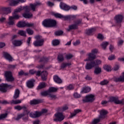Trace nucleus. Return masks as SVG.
<instances>
[{"mask_svg":"<svg viewBox=\"0 0 124 124\" xmlns=\"http://www.w3.org/2000/svg\"><path fill=\"white\" fill-rule=\"evenodd\" d=\"M26 23L25 21H19L17 24V26L18 28H24L26 27Z\"/></svg>","mask_w":124,"mask_h":124,"instance_id":"obj_28","label":"nucleus"},{"mask_svg":"<svg viewBox=\"0 0 124 124\" xmlns=\"http://www.w3.org/2000/svg\"><path fill=\"white\" fill-rule=\"evenodd\" d=\"M95 58H96L95 55H94L93 53H90L88 54V58L85 59L84 62H89V61H93V60H94Z\"/></svg>","mask_w":124,"mask_h":124,"instance_id":"obj_15","label":"nucleus"},{"mask_svg":"<svg viewBox=\"0 0 124 124\" xmlns=\"http://www.w3.org/2000/svg\"><path fill=\"white\" fill-rule=\"evenodd\" d=\"M12 19L14 20V19H16V20H18L20 18V16L18 14L14 12V14H13V16H11Z\"/></svg>","mask_w":124,"mask_h":124,"instance_id":"obj_38","label":"nucleus"},{"mask_svg":"<svg viewBox=\"0 0 124 124\" xmlns=\"http://www.w3.org/2000/svg\"><path fill=\"white\" fill-rule=\"evenodd\" d=\"M74 89V87L72 84H70L67 87V90L70 91L71 90H73Z\"/></svg>","mask_w":124,"mask_h":124,"instance_id":"obj_61","label":"nucleus"},{"mask_svg":"<svg viewBox=\"0 0 124 124\" xmlns=\"http://www.w3.org/2000/svg\"><path fill=\"white\" fill-rule=\"evenodd\" d=\"M10 13H11V8L3 7L1 8V14H2V15H4V14H5L6 15H7V14H9Z\"/></svg>","mask_w":124,"mask_h":124,"instance_id":"obj_9","label":"nucleus"},{"mask_svg":"<svg viewBox=\"0 0 124 124\" xmlns=\"http://www.w3.org/2000/svg\"><path fill=\"white\" fill-rule=\"evenodd\" d=\"M10 4L11 6H16L19 4V2L17 0H11Z\"/></svg>","mask_w":124,"mask_h":124,"instance_id":"obj_32","label":"nucleus"},{"mask_svg":"<svg viewBox=\"0 0 124 124\" xmlns=\"http://www.w3.org/2000/svg\"><path fill=\"white\" fill-rule=\"evenodd\" d=\"M8 25H9V26H14V25H15V23L14 22V19L12 18L11 16H9Z\"/></svg>","mask_w":124,"mask_h":124,"instance_id":"obj_31","label":"nucleus"},{"mask_svg":"<svg viewBox=\"0 0 124 124\" xmlns=\"http://www.w3.org/2000/svg\"><path fill=\"white\" fill-rule=\"evenodd\" d=\"M109 83V81H108L106 79H105L100 82V84L101 85V86H104L105 85H108V84Z\"/></svg>","mask_w":124,"mask_h":124,"instance_id":"obj_51","label":"nucleus"},{"mask_svg":"<svg viewBox=\"0 0 124 124\" xmlns=\"http://www.w3.org/2000/svg\"><path fill=\"white\" fill-rule=\"evenodd\" d=\"M54 117H55V118L53 119L54 122H62V121H63L64 119V116L62 115V113L60 112L55 113Z\"/></svg>","mask_w":124,"mask_h":124,"instance_id":"obj_4","label":"nucleus"},{"mask_svg":"<svg viewBox=\"0 0 124 124\" xmlns=\"http://www.w3.org/2000/svg\"><path fill=\"white\" fill-rule=\"evenodd\" d=\"M23 10V9H22V7H20L19 8H17L16 10H15V13H18V12H21Z\"/></svg>","mask_w":124,"mask_h":124,"instance_id":"obj_58","label":"nucleus"},{"mask_svg":"<svg viewBox=\"0 0 124 124\" xmlns=\"http://www.w3.org/2000/svg\"><path fill=\"white\" fill-rule=\"evenodd\" d=\"M104 69H105V70H106V71H111V66L108 65H105L104 66Z\"/></svg>","mask_w":124,"mask_h":124,"instance_id":"obj_49","label":"nucleus"},{"mask_svg":"<svg viewBox=\"0 0 124 124\" xmlns=\"http://www.w3.org/2000/svg\"><path fill=\"white\" fill-rule=\"evenodd\" d=\"M36 40L33 43L34 46L35 47H39L40 46H43L44 44V40L42 38V37L40 35H37L35 37Z\"/></svg>","mask_w":124,"mask_h":124,"instance_id":"obj_1","label":"nucleus"},{"mask_svg":"<svg viewBox=\"0 0 124 124\" xmlns=\"http://www.w3.org/2000/svg\"><path fill=\"white\" fill-rule=\"evenodd\" d=\"M4 56L5 59H6V60H8V61H9V62H12V60H13V58H12V57H11V55H10V54L6 52L4 54Z\"/></svg>","mask_w":124,"mask_h":124,"instance_id":"obj_24","label":"nucleus"},{"mask_svg":"<svg viewBox=\"0 0 124 124\" xmlns=\"http://www.w3.org/2000/svg\"><path fill=\"white\" fill-rule=\"evenodd\" d=\"M94 67V62L91 61L90 62H87L85 65V69L86 70H91V69H93Z\"/></svg>","mask_w":124,"mask_h":124,"instance_id":"obj_8","label":"nucleus"},{"mask_svg":"<svg viewBox=\"0 0 124 124\" xmlns=\"http://www.w3.org/2000/svg\"><path fill=\"white\" fill-rule=\"evenodd\" d=\"M34 82H35V80L33 79H31L28 80L26 83L27 87L29 89H32V88H33V87H34Z\"/></svg>","mask_w":124,"mask_h":124,"instance_id":"obj_10","label":"nucleus"},{"mask_svg":"<svg viewBox=\"0 0 124 124\" xmlns=\"http://www.w3.org/2000/svg\"><path fill=\"white\" fill-rule=\"evenodd\" d=\"M8 68H9V69H15L16 67V65L10 64L8 65Z\"/></svg>","mask_w":124,"mask_h":124,"instance_id":"obj_60","label":"nucleus"},{"mask_svg":"<svg viewBox=\"0 0 124 124\" xmlns=\"http://www.w3.org/2000/svg\"><path fill=\"white\" fill-rule=\"evenodd\" d=\"M116 56L115 55H110L108 57V59L109 61H112V60H115Z\"/></svg>","mask_w":124,"mask_h":124,"instance_id":"obj_63","label":"nucleus"},{"mask_svg":"<svg viewBox=\"0 0 124 124\" xmlns=\"http://www.w3.org/2000/svg\"><path fill=\"white\" fill-rule=\"evenodd\" d=\"M54 16H55V17H56V18H63V19H64V17L65 16H63L60 14H58V13L54 14Z\"/></svg>","mask_w":124,"mask_h":124,"instance_id":"obj_50","label":"nucleus"},{"mask_svg":"<svg viewBox=\"0 0 124 124\" xmlns=\"http://www.w3.org/2000/svg\"><path fill=\"white\" fill-rule=\"evenodd\" d=\"M24 9H25V13H29L31 10L29 6L24 7Z\"/></svg>","mask_w":124,"mask_h":124,"instance_id":"obj_56","label":"nucleus"},{"mask_svg":"<svg viewBox=\"0 0 124 124\" xmlns=\"http://www.w3.org/2000/svg\"><path fill=\"white\" fill-rule=\"evenodd\" d=\"M62 33H63V31H57L55 32V35H56L57 36L62 35Z\"/></svg>","mask_w":124,"mask_h":124,"instance_id":"obj_54","label":"nucleus"},{"mask_svg":"<svg viewBox=\"0 0 124 124\" xmlns=\"http://www.w3.org/2000/svg\"><path fill=\"white\" fill-rule=\"evenodd\" d=\"M26 31L29 35H32V34H33V31H32L31 29L28 28L26 30Z\"/></svg>","mask_w":124,"mask_h":124,"instance_id":"obj_52","label":"nucleus"},{"mask_svg":"<svg viewBox=\"0 0 124 124\" xmlns=\"http://www.w3.org/2000/svg\"><path fill=\"white\" fill-rule=\"evenodd\" d=\"M93 62L94 63V66H97V65H99V64H100V63H101V61L99 60L93 61Z\"/></svg>","mask_w":124,"mask_h":124,"instance_id":"obj_46","label":"nucleus"},{"mask_svg":"<svg viewBox=\"0 0 124 124\" xmlns=\"http://www.w3.org/2000/svg\"><path fill=\"white\" fill-rule=\"evenodd\" d=\"M8 114L7 113L1 114L0 115V121H1L2 120H4V119H6L7 118V115Z\"/></svg>","mask_w":124,"mask_h":124,"instance_id":"obj_41","label":"nucleus"},{"mask_svg":"<svg viewBox=\"0 0 124 124\" xmlns=\"http://www.w3.org/2000/svg\"><path fill=\"white\" fill-rule=\"evenodd\" d=\"M47 112L46 109H43L42 111H36L35 113L33 112H31L29 114L30 117L31 118H38L40 117V116H42V114L44 113H46Z\"/></svg>","mask_w":124,"mask_h":124,"instance_id":"obj_2","label":"nucleus"},{"mask_svg":"<svg viewBox=\"0 0 124 124\" xmlns=\"http://www.w3.org/2000/svg\"><path fill=\"white\" fill-rule=\"evenodd\" d=\"M5 77L7 82H13L15 80L14 78L12 76V73L10 71L6 72L5 73Z\"/></svg>","mask_w":124,"mask_h":124,"instance_id":"obj_6","label":"nucleus"},{"mask_svg":"<svg viewBox=\"0 0 124 124\" xmlns=\"http://www.w3.org/2000/svg\"><path fill=\"white\" fill-rule=\"evenodd\" d=\"M94 100V95L90 94L85 96V99L82 100L83 102H93Z\"/></svg>","mask_w":124,"mask_h":124,"instance_id":"obj_7","label":"nucleus"},{"mask_svg":"<svg viewBox=\"0 0 124 124\" xmlns=\"http://www.w3.org/2000/svg\"><path fill=\"white\" fill-rule=\"evenodd\" d=\"M22 102V100H12L10 102L11 105L19 104Z\"/></svg>","mask_w":124,"mask_h":124,"instance_id":"obj_23","label":"nucleus"},{"mask_svg":"<svg viewBox=\"0 0 124 124\" xmlns=\"http://www.w3.org/2000/svg\"><path fill=\"white\" fill-rule=\"evenodd\" d=\"M91 92V88L89 87H86L83 88L82 91H81V93H87Z\"/></svg>","mask_w":124,"mask_h":124,"instance_id":"obj_25","label":"nucleus"},{"mask_svg":"<svg viewBox=\"0 0 124 124\" xmlns=\"http://www.w3.org/2000/svg\"><path fill=\"white\" fill-rule=\"evenodd\" d=\"M39 5H41V3L39 2H36L33 4H30V7L32 11H35V8H36L37 6H39Z\"/></svg>","mask_w":124,"mask_h":124,"instance_id":"obj_16","label":"nucleus"},{"mask_svg":"<svg viewBox=\"0 0 124 124\" xmlns=\"http://www.w3.org/2000/svg\"><path fill=\"white\" fill-rule=\"evenodd\" d=\"M60 44V41L59 40H54L52 41V45L53 46H58Z\"/></svg>","mask_w":124,"mask_h":124,"instance_id":"obj_45","label":"nucleus"},{"mask_svg":"<svg viewBox=\"0 0 124 124\" xmlns=\"http://www.w3.org/2000/svg\"><path fill=\"white\" fill-rule=\"evenodd\" d=\"M49 91H44L41 93V95H42V96H47V95H49Z\"/></svg>","mask_w":124,"mask_h":124,"instance_id":"obj_47","label":"nucleus"},{"mask_svg":"<svg viewBox=\"0 0 124 124\" xmlns=\"http://www.w3.org/2000/svg\"><path fill=\"white\" fill-rule=\"evenodd\" d=\"M109 102H114L115 104H122V105H124V99L120 100L118 97H111L109 98Z\"/></svg>","mask_w":124,"mask_h":124,"instance_id":"obj_5","label":"nucleus"},{"mask_svg":"<svg viewBox=\"0 0 124 124\" xmlns=\"http://www.w3.org/2000/svg\"><path fill=\"white\" fill-rule=\"evenodd\" d=\"M23 16L24 17V18L29 19L30 18H31V17H32V14H29L28 13H25L24 14H23Z\"/></svg>","mask_w":124,"mask_h":124,"instance_id":"obj_37","label":"nucleus"},{"mask_svg":"<svg viewBox=\"0 0 124 124\" xmlns=\"http://www.w3.org/2000/svg\"><path fill=\"white\" fill-rule=\"evenodd\" d=\"M1 104L6 105V104H10V102H9L7 100H4L1 101Z\"/></svg>","mask_w":124,"mask_h":124,"instance_id":"obj_59","label":"nucleus"},{"mask_svg":"<svg viewBox=\"0 0 124 124\" xmlns=\"http://www.w3.org/2000/svg\"><path fill=\"white\" fill-rule=\"evenodd\" d=\"M113 80L114 82L118 83V82H121V83H124V76H120L119 78L117 77H114L113 78Z\"/></svg>","mask_w":124,"mask_h":124,"instance_id":"obj_11","label":"nucleus"},{"mask_svg":"<svg viewBox=\"0 0 124 124\" xmlns=\"http://www.w3.org/2000/svg\"><path fill=\"white\" fill-rule=\"evenodd\" d=\"M18 34L21 36H26V32L23 30L18 31Z\"/></svg>","mask_w":124,"mask_h":124,"instance_id":"obj_53","label":"nucleus"},{"mask_svg":"<svg viewBox=\"0 0 124 124\" xmlns=\"http://www.w3.org/2000/svg\"><path fill=\"white\" fill-rule=\"evenodd\" d=\"M11 88H13L11 85H8L6 83H2L0 84V92H1V93H6L7 92V89H11Z\"/></svg>","mask_w":124,"mask_h":124,"instance_id":"obj_3","label":"nucleus"},{"mask_svg":"<svg viewBox=\"0 0 124 124\" xmlns=\"http://www.w3.org/2000/svg\"><path fill=\"white\" fill-rule=\"evenodd\" d=\"M80 112H81V109H78L75 110L73 113H71V116H70V118H73V117H75L76 115H77V114H78V113H80Z\"/></svg>","mask_w":124,"mask_h":124,"instance_id":"obj_27","label":"nucleus"},{"mask_svg":"<svg viewBox=\"0 0 124 124\" xmlns=\"http://www.w3.org/2000/svg\"><path fill=\"white\" fill-rule=\"evenodd\" d=\"M49 25H50V28L52 27H55L57 25V22L54 19H49Z\"/></svg>","mask_w":124,"mask_h":124,"instance_id":"obj_34","label":"nucleus"},{"mask_svg":"<svg viewBox=\"0 0 124 124\" xmlns=\"http://www.w3.org/2000/svg\"><path fill=\"white\" fill-rule=\"evenodd\" d=\"M124 19V16L122 15H118L114 17V20L116 21V23L117 24H120V23H122L123 20Z\"/></svg>","mask_w":124,"mask_h":124,"instance_id":"obj_12","label":"nucleus"},{"mask_svg":"<svg viewBox=\"0 0 124 124\" xmlns=\"http://www.w3.org/2000/svg\"><path fill=\"white\" fill-rule=\"evenodd\" d=\"M100 119H101V118H99H99L93 119V121L91 124H98V123H99V122H100Z\"/></svg>","mask_w":124,"mask_h":124,"instance_id":"obj_48","label":"nucleus"},{"mask_svg":"<svg viewBox=\"0 0 124 124\" xmlns=\"http://www.w3.org/2000/svg\"><path fill=\"white\" fill-rule=\"evenodd\" d=\"M60 6L61 9L65 10V11H68V10L70 9V7H69V6L66 5V4L64 3L61 2Z\"/></svg>","mask_w":124,"mask_h":124,"instance_id":"obj_13","label":"nucleus"},{"mask_svg":"<svg viewBox=\"0 0 124 124\" xmlns=\"http://www.w3.org/2000/svg\"><path fill=\"white\" fill-rule=\"evenodd\" d=\"M97 38L98 39H100L101 40H102V39H103V38H104V37H103V35L102 34L99 33L98 34Z\"/></svg>","mask_w":124,"mask_h":124,"instance_id":"obj_64","label":"nucleus"},{"mask_svg":"<svg viewBox=\"0 0 124 124\" xmlns=\"http://www.w3.org/2000/svg\"><path fill=\"white\" fill-rule=\"evenodd\" d=\"M57 60L59 62H63L64 58L62 54H59L58 56Z\"/></svg>","mask_w":124,"mask_h":124,"instance_id":"obj_40","label":"nucleus"},{"mask_svg":"<svg viewBox=\"0 0 124 124\" xmlns=\"http://www.w3.org/2000/svg\"><path fill=\"white\" fill-rule=\"evenodd\" d=\"M72 58H73V55H72V54H69L66 55V59H67V60H70Z\"/></svg>","mask_w":124,"mask_h":124,"instance_id":"obj_62","label":"nucleus"},{"mask_svg":"<svg viewBox=\"0 0 124 124\" xmlns=\"http://www.w3.org/2000/svg\"><path fill=\"white\" fill-rule=\"evenodd\" d=\"M76 29H78V26L77 25L72 24L71 25L69 26V29H68V31H70V30H76Z\"/></svg>","mask_w":124,"mask_h":124,"instance_id":"obj_33","label":"nucleus"},{"mask_svg":"<svg viewBox=\"0 0 124 124\" xmlns=\"http://www.w3.org/2000/svg\"><path fill=\"white\" fill-rule=\"evenodd\" d=\"M45 87H46V83L45 82H42L39 85L38 89V90H41V89H44Z\"/></svg>","mask_w":124,"mask_h":124,"instance_id":"obj_42","label":"nucleus"},{"mask_svg":"<svg viewBox=\"0 0 124 124\" xmlns=\"http://www.w3.org/2000/svg\"><path fill=\"white\" fill-rule=\"evenodd\" d=\"M49 97L51 98V99H53L55 100L57 99V95H55L54 94L49 93L48 94Z\"/></svg>","mask_w":124,"mask_h":124,"instance_id":"obj_43","label":"nucleus"},{"mask_svg":"<svg viewBox=\"0 0 124 124\" xmlns=\"http://www.w3.org/2000/svg\"><path fill=\"white\" fill-rule=\"evenodd\" d=\"M49 61V59L46 57H43L41 59L40 62H47Z\"/></svg>","mask_w":124,"mask_h":124,"instance_id":"obj_55","label":"nucleus"},{"mask_svg":"<svg viewBox=\"0 0 124 124\" xmlns=\"http://www.w3.org/2000/svg\"><path fill=\"white\" fill-rule=\"evenodd\" d=\"M34 26V24L32 23H29V22H27L26 25V27H28V28L33 27Z\"/></svg>","mask_w":124,"mask_h":124,"instance_id":"obj_57","label":"nucleus"},{"mask_svg":"<svg viewBox=\"0 0 124 124\" xmlns=\"http://www.w3.org/2000/svg\"><path fill=\"white\" fill-rule=\"evenodd\" d=\"M94 73L96 75L101 73V68L99 67H96L94 69Z\"/></svg>","mask_w":124,"mask_h":124,"instance_id":"obj_36","label":"nucleus"},{"mask_svg":"<svg viewBox=\"0 0 124 124\" xmlns=\"http://www.w3.org/2000/svg\"><path fill=\"white\" fill-rule=\"evenodd\" d=\"M19 95H20V90H19V89H16L15 91V93L13 96L14 99H17V98H19Z\"/></svg>","mask_w":124,"mask_h":124,"instance_id":"obj_21","label":"nucleus"},{"mask_svg":"<svg viewBox=\"0 0 124 124\" xmlns=\"http://www.w3.org/2000/svg\"><path fill=\"white\" fill-rule=\"evenodd\" d=\"M41 101H40V100H31L30 101V104L31 105H36V104H39V103H41Z\"/></svg>","mask_w":124,"mask_h":124,"instance_id":"obj_29","label":"nucleus"},{"mask_svg":"<svg viewBox=\"0 0 124 124\" xmlns=\"http://www.w3.org/2000/svg\"><path fill=\"white\" fill-rule=\"evenodd\" d=\"M54 81L57 84H62V80L58 76H55L53 78Z\"/></svg>","mask_w":124,"mask_h":124,"instance_id":"obj_20","label":"nucleus"},{"mask_svg":"<svg viewBox=\"0 0 124 124\" xmlns=\"http://www.w3.org/2000/svg\"><path fill=\"white\" fill-rule=\"evenodd\" d=\"M43 25L46 28H50V20L49 19H45L42 22Z\"/></svg>","mask_w":124,"mask_h":124,"instance_id":"obj_19","label":"nucleus"},{"mask_svg":"<svg viewBox=\"0 0 124 124\" xmlns=\"http://www.w3.org/2000/svg\"><path fill=\"white\" fill-rule=\"evenodd\" d=\"M108 113V111L107 110H105L104 109H103L100 111V116H99V119H104L105 117L106 116V115Z\"/></svg>","mask_w":124,"mask_h":124,"instance_id":"obj_17","label":"nucleus"},{"mask_svg":"<svg viewBox=\"0 0 124 124\" xmlns=\"http://www.w3.org/2000/svg\"><path fill=\"white\" fill-rule=\"evenodd\" d=\"M23 75L27 76L29 75V74L28 73H25L23 70H21L18 72V76H23Z\"/></svg>","mask_w":124,"mask_h":124,"instance_id":"obj_44","label":"nucleus"},{"mask_svg":"<svg viewBox=\"0 0 124 124\" xmlns=\"http://www.w3.org/2000/svg\"><path fill=\"white\" fill-rule=\"evenodd\" d=\"M108 45H109V43L108 42H104L101 44V46L102 48L104 49V50H105V49H106V47H107Z\"/></svg>","mask_w":124,"mask_h":124,"instance_id":"obj_39","label":"nucleus"},{"mask_svg":"<svg viewBox=\"0 0 124 124\" xmlns=\"http://www.w3.org/2000/svg\"><path fill=\"white\" fill-rule=\"evenodd\" d=\"M12 43L14 46H21L22 45V42L18 40H13Z\"/></svg>","mask_w":124,"mask_h":124,"instance_id":"obj_26","label":"nucleus"},{"mask_svg":"<svg viewBox=\"0 0 124 124\" xmlns=\"http://www.w3.org/2000/svg\"><path fill=\"white\" fill-rule=\"evenodd\" d=\"M59 88L56 87H50L48 89V92L49 93H57L58 92Z\"/></svg>","mask_w":124,"mask_h":124,"instance_id":"obj_30","label":"nucleus"},{"mask_svg":"<svg viewBox=\"0 0 124 124\" xmlns=\"http://www.w3.org/2000/svg\"><path fill=\"white\" fill-rule=\"evenodd\" d=\"M76 18V16H67L64 17V20H68L69 21H72V20H74Z\"/></svg>","mask_w":124,"mask_h":124,"instance_id":"obj_22","label":"nucleus"},{"mask_svg":"<svg viewBox=\"0 0 124 124\" xmlns=\"http://www.w3.org/2000/svg\"><path fill=\"white\" fill-rule=\"evenodd\" d=\"M95 31H96L95 28H91L90 29L86 30L85 33L86 34H87V35H92V34Z\"/></svg>","mask_w":124,"mask_h":124,"instance_id":"obj_18","label":"nucleus"},{"mask_svg":"<svg viewBox=\"0 0 124 124\" xmlns=\"http://www.w3.org/2000/svg\"><path fill=\"white\" fill-rule=\"evenodd\" d=\"M47 76H48V72L46 71H43L41 73V77L43 81L47 80Z\"/></svg>","mask_w":124,"mask_h":124,"instance_id":"obj_14","label":"nucleus"},{"mask_svg":"<svg viewBox=\"0 0 124 124\" xmlns=\"http://www.w3.org/2000/svg\"><path fill=\"white\" fill-rule=\"evenodd\" d=\"M25 116H26V114L25 113L19 114L17 115V117L14 118V120H15V121H19L20 119L23 118V117H25Z\"/></svg>","mask_w":124,"mask_h":124,"instance_id":"obj_35","label":"nucleus"}]
</instances>
